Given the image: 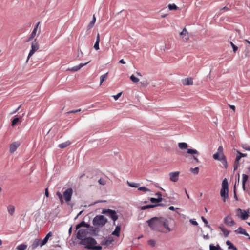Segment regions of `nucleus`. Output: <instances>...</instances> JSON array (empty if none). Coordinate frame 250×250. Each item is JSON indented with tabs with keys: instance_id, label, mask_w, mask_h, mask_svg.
Wrapping results in <instances>:
<instances>
[{
	"instance_id": "nucleus-1",
	"label": "nucleus",
	"mask_w": 250,
	"mask_h": 250,
	"mask_svg": "<svg viewBox=\"0 0 250 250\" xmlns=\"http://www.w3.org/2000/svg\"><path fill=\"white\" fill-rule=\"evenodd\" d=\"M163 217H154L147 220L146 222L151 230L160 232L164 231L162 229Z\"/></svg>"
},
{
	"instance_id": "nucleus-2",
	"label": "nucleus",
	"mask_w": 250,
	"mask_h": 250,
	"mask_svg": "<svg viewBox=\"0 0 250 250\" xmlns=\"http://www.w3.org/2000/svg\"><path fill=\"white\" fill-rule=\"evenodd\" d=\"M178 147L181 149H187V152L184 154V156L186 157H188V154H191L192 155V158L197 163H199L200 162L198 156L200 155V153L196 149L188 148V145L185 142H181L178 143Z\"/></svg>"
},
{
	"instance_id": "nucleus-3",
	"label": "nucleus",
	"mask_w": 250,
	"mask_h": 250,
	"mask_svg": "<svg viewBox=\"0 0 250 250\" xmlns=\"http://www.w3.org/2000/svg\"><path fill=\"white\" fill-rule=\"evenodd\" d=\"M81 245L85 246V247L88 249L100 250L102 249V246L97 245L96 241L93 238L86 237L81 241Z\"/></svg>"
},
{
	"instance_id": "nucleus-4",
	"label": "nucleus",
	"mask_w": 250,
	"mask_h": 250,
	"mask_svg": "<svg viewBox=\"0 0 250 250\" xmlns=\"http://www.w3.org/2000/svg\"><path fill=\"white\" fill-rule=\"evenodd\" d=\"M223 151L224 149L223 146H219L217 149V152L213 155V158L215 160L220 161L224 167L227 168L228 163Z\"/></svg>"
},
{
	"instance_id": "nucleus-5",
	"label": "nucleus",
	"mask_w": 250,
	"mask_h": 250,
	"mask_svg": "<svg viewBox=\"0 0 250 250\" xmlns=\"http://www.w3.org/2000/svg\"><path fill=\"white\" fill-rule=\"evenodd\" d=\"M172 222H173V220L170 218L167 219L163 217L162 229L164 231H162L161 233H167L173 230V229L171 228L170 225Z\"/></svg>"
},
{
	"instance_id": "nucleus-6",
	"label": "nucleus",
	"mask_w": 250,
	"mask_h": 250,
	"mask_svg": "<svg viewBox=\"0 0 250 250\" xmlns=\"http://www.w3.org/2000/svg\"><path fill=\"white\" fill-rule=\"evenodd\" d=\"M228 183L227 179H224L222 183V188L220 191V195L223 198V201L226 202V199L228 198Z\"/></svg>"
},
{
	"instance_id": "nucleus-7",
	"label": "nucleus",
	"mask_w": 250,
	"mask_h": 250,
	"mask_svg": "<svg viewBox=\"0 0 250 250\" xmlns=\"http://www.w3.org/2000/svg\"><path fill=\"white\" fill-rule=\"evenodd\" d=\"M107 222V219L103 215H97L93 220V224L94 226L102 227Z\"/></svg>"
},
{
	"instance_id": "nucleus-8",
	"label": "nucleus",
	"mask_w": 250,
	"mask_h": 250,
	"mask_svg": "<svg viewBox=\"0 0 250 250\" xmlns=\"http://www.w3.org/2000/svg\"><path fill=\"white\" fill-rule=\"evenodd\" d=\"M39 48V45L37 39H35L31 43V49L29 53L26 62H27L29 58L37 51Z\"/></svg>"
},
{
	"instance_id": "nucleus-9",
	"label": "nucleus",
	"mask_w": 250,
	"mask_h": 250,
	"mask_svg": "<svg viewBox=\"0 0 250 250\" xmlns=\"http://www.w3.org/2000/svg\"><path fill=\"white\" fill-rule=\"evenodd\" d=\"M236 216L242 220H246L249 216V211H245V210L241 209L240 208H238L236 210Z\"/></svg>"
},
{
	"instance_id": "nucleus-10",
	"label": "nucleus",
	"mask_w": 250,
	"mask_h": 250,
	"mask_svg": "<svg viewBox=\"0 0 250 250\" xmlns=\"http://www.w3.org/2000/svg\"><path fill=\"white\" fill-rule=\"evenodd\" d=\"M40 24V22L39 21L35 25L34 29L32 32V33L30 35V36H29L28 40L27 41V42H29V41H31L32 39H33L34 38V37L36 36L37 34L38 36L39 35V34L41 33V29L40 28L38 30V28H39Z\"/></svg>"
},
{
	"instance_id": "nucleus-11",
	"label": "nucleus",
	"mask_w": 250,
	"mask_h": 250,
	"mask_svg": "<svg viewBox=\"0 0 250 250\" xmlns=\"http://www.w3.org/2000/svg\"><path fill=\"white\" fill-rule=\"evenodd\" d=\"M102 213L110 217L114 222L118 219V216L115 210L110 209H104L103 210Z\"/></svg>"
},
{
	"instance_id": "nucleus-12",
	"label": "nucleus",
	"mask_w": 250,
	"mask_h": 250,
	"mask_svg": "<svg viewBox=\"0 0 250 250\" xmlns=\"http://www.w3.org/2000/svg\"><path fill=\"white\" fill-rule=\"evenodd\" d=\"M72 194L73 190L71 188H67L64 191L63 197L66 202L68 203L71 201Z\"/></svg>"
},
{
	"instance_id": "nucleus-13",
	"label": "nucleus",
	"mask_w": 250,
	"mask_h": 250,
	"mask_svg": "<svg viewBox=\"0 0 250 250\" xmlns=\"http://www.w3.org/2000/svg\"><path fill=\"white\" fill-rule=\"evenodd\" d=\"M87 234V231L85 229H80L77 232V238L82 241V240L85 238V236Z\"/></svg>"
},
{
	"instance_id": "nucleus-14",
	"label": "nucleus",
	"mask_w": 250,
	"mask_h": 250,
	"mask_svg": "<svg viewBox=\"0 0 250 250\" xmlns=\"http://www.w3.org/2000/svg\"><path fill=\"white\" fill-rule=\"evenodd\" d=\"M180 174L179 171L172 172L169 174L170 177V180L173 182H176L179 179V176Z\"/></svg>"
},
{
	"instance_id": "nucleus-15",
	"label": "nucleus",
	"mask_w": 250,
	"mask_h": 250,
	"mask_svg": "<svg viewBox=\"0 0 250 250\" xmlns=\"http://www.w3.org/2000/svg\"><path fill=\"white\" fill-rule=\"evenodd\" d=\"M224 223L230 227L234 226L235 224V222L230 215H227L224 218Z\"/></svg>"
},
{
	"instance_id": "nucleus-16",
	"label": "nucleus",
	"mask_w": 250,
	"mask_h": 250,
	"mask_svg": "<svg viewBox=\"0 0 250 250\" xmlns=\"http://www.w3.org/2000/svg\"><path fill=\"white\" fill-rule=\"evenodd\" d=\"M180 36L185 41H188L189 39V34L186 28L183 29L182 31L180 33Z\"/></svg>"
},
{
	"instance_id": "nucleus-17",
	"label": "nucleus",
	"mask_w": 250,
	"mask_h": 250,
	"mask_svg": "<svg viewBox=\"0 0 250 250\" xmlns=\"http://www.w3.org/2000/svg\"><path fill=\"white\" fill-rule=\"evenodd\" d=\"M20 146V143L17 142L12 143L10 146L9 151L11 153H13Z\"/></svg>"
},
{
	"instance_id": "nucleus-18",
	"label": "nucleus",
	"mask_w": 250,
	"mask_h": 250,
	"mask_svg": "<svg viewBox=\"0 0 250 250\" xmlns=\"http://www.w3.org/2000/svg\"><path fill=\"white\" fill-rule=\"evenodd\" d=\"M89 62H90V61L88 62H87L84 63H81L79 65L75 66L71 68H68L67 69V70L70 71H77L79 70L82 67L86 65Z\"/></svg>"
},
{
	"instance_id": "nucleus-19",
	"label": "nucleus",
	"mask_w": 250,
	"mask_h": 250,
	"mask_svg": "<svg viewBox=\"0 0 250 250\" xmlns=\"http://www.w3.org/2000/svg\"><path fill=\"white\" fill-rule=\"evenodd\" d=\"M182 83L184 85H192L193 84V80L191 78H185L182 80Z\"/></svg>"
},
{
	"instance_id": "nucleus-20",
	"label": "nucleus",
	"mask_w": 250,
	"mask_h": 250,
	"mask_svg": "<svg viewBox=\"0 0 250 250\" xmlns=\"http://www.w3.org/2000/svg\"><path fill=\"white\" fill-rule=\"evenodd\" d=\"M43 245H42V240L40 239H36L32 244V248L33 249L36 248L38 246L42 247Z\"/></svg>"
},
{
	"instance_id": "nucleus-21",
	"label": "nucleus",
	"mask_w": 250,
	"mask_h": 250,
	"mask_svg": "<svg viewBox=\"0 0 250 250\" xmlns=\"http://www.w3.org/2000/svg\"><path fill=\"white\" fill-rule=\"evenodd\" d=\"M235 232L237 234H244L245 236L250 237L249 235L246 232V230L241 227H239L236 230H235Z\"/></svg>"
},
{
	"instance_id": "nucleus-22",
	"label": "nucleus",
	"mask_w": 250,
	"mask_h": 250,
	"mask_svg": "<svg viewBox=\"0 0 250 250\" xmlns=\"http://www.w3.org/2000/svg\"><path fill=\"white\" fill-rule=\"evenodd\" d=\"M7 209L8 213L10 215V216H13L15 211V208L14 206L12 205H9L7 207Z\"/></svg>"
},
{
	"instance_id": "nucleus-23",
	"label": "nucleus",
	"mask_w": 250,
	"mask_h": 250,
	"mask_svg": "<svg viewBox=\"0 0 250 250\" xmlns=\"http://www.w3.org/2000/svg\"><path fill=\"white\" fill-rule=\"evenodd\" d=\"M241 157L240 154H238L236 156L234 164V170H236L238 167L239 161L241 159Z\"/></svg>"
},
{
	"instance_id": "nucleus-24",
	"label": "nucleus",
	"mask_w": 250,
	"mask_h": 250,
	"mask_svg": "<svg viewBox=\"0 0 250 250\" xmlns=\"http://www.w3.org/2000/svg\"><path fill=\"white\" fill-rule=\"evenodd\" d=\"M248 179V176L246 174H243L242 175V187L244 190H245L246 187L245 184Z\"/></svg>"
},
{
	"instance_id": "nucleus-25",
	"label": "nucleus",
	"mask_w": 250,
	"mask_h": 250,
	"mask_svg": "<svg viewBox=\"0 0 250 250\" xmlns=\"http://www.w3.org/2000/svg\"><path fill=\"white\" fill-rule=\"evenodd\" d=\"M89 225L86 223L84 221H82L81 222V223H80L79 224H78L76 227V229H79L81 227H85V228H89Z\"/></svg>"
},
{
	"instance_id": "nucleus-26",
	"label": "nucleus",
	"mask_w": 250,
	"mask_h": 250,
	"mask_svg": "<svg viewBox=\"0 0 250 250\" xmlns=\"http://www.w3.org/2000/svg\"><path fill=\"white\" fill-rule=\"evenodd\" d=\"M100 41V35L99 33H98L97 36L96 41V42L94 45V48L96 50L99 49V44Z\"/></svg>"
},
{
	"instance_id": "nucleus-27",
	"label": "nucleus",
	"mask_w": 250,
	"mask_h": 250,
	"mask_svg": "<svg viewBox=\"0 0 250 250\" xmlns=\"http://www.w3.org/2000/svg\"><path fill=\"white\" fill-rule=\"evenodd\" d=\"M226 244L229 246L228 249L233 250H238L237 248L233 245V244L229 240H227L226 242Z\"/></svg>"
},
{
	"instance_id": "nucleus-28",
	"label": "nucleus",
	"mask_w": 250,
	"mask_h": 250,
	"mask_svg": "<svg viewBox=\"0 0 250 250\" xmlns=\"http://www.w3.org/2000/svg\"><path fill=\"white\" fill-rule=\"evenodd\" d=\"M121 230V227L120 226H117L116 227V228L114 231L112 232V235L119 236L120 235V232Z\"/></svg>"
},
{
	"instance_id": "nucleus-29",
	"label": "nucleus",
	"mask_w": 250,
	"mask_h": 250,
	"mask_svg": "<svg viewBox=\"0 0 250 250\" xmlns=\"http://www.w3.org/2000/svg\"><path fill=\"white\" fill-rule=\"evenodd\" d=\"M159 205H160V204H158V205H148L143 206L141 207V210H146V209H147L153 208L155 207H156L157 206H159Z\"/></svg>"
},
{
	"instance_id": "nucleus-30",
	"label": "nucleus",
	"mask_w": 250,
	"mask_h": 250,
	"mask_svg": "<svg viewBox=\"0 0 250 250\" xmlns=\"http://www.w3.org/2000/svg\"><path fill=\"white\" fill-rule=\"evenodd\" d=\"M71 144V142L70 141H66L63 143L60 144L58 145V146L61 148H64L66 147L67 146H69Z\"/></svg>"
},
{
	"instance_id": "nucleus-31",
	"label": "nucleus",
	"mask_w": 250,
	"mask_h": 250,
	"mask_svg": "<svg viewBox=\"0 0 250 250\" xmlns=\"http://www.w3.org/2000/svg\"><path fill=\"white\" fill-rule=\"evenodd\" d=\"M128 185L132 188H138L140 184L134 182H129L128 181L127 182Z\"/></svg>"
},
{
	"instance_id": "nucleus-32",
	"label": "nucleus",
	"mask_w": 250,
	"mask_h": 250,
	"mask_svg": "<svg viewBox=\"0 0 250 250\" xmlns=\"http://www.w3.org/2000/svg\"><path fill=\"white\" fill-rule=\"evenodd\" d=\"M95 21H96V18L95 17V15H94L93 16L92 21L89 23V24L88 25V28L91 29V28H92L95 23Z\"/></svg>"
},
{
	"instance_id": "nucleus-33",
	"label": "nucleus",
	"mask_w": 250,
	"mask_h": 250,
	"mask_svg": "<svg viewBox=\"0 0 250 250\" xmlns=\"http://www.w3.org/2000/svg\"><path fill=\"white\" fill-rule=\"evenodd\" d=\"M245 57H248L250 56V47H247L243 52Z\"/></svg>"
},
{
	"instance_id": "nucleus-34",
	"label": "nucleus",
	"mask_w": 250,
	"mask_h": 250,
	"mask_svg": "<svg viewBox=\"0 0 250 250\" xmlns=\"http://www.w3.org/2000/svg\"><path fill=\"white\" fill-rule=\"evenodd\" d=\"M150 201L152 202V203H159L160 202H161L162 201V197H160L159 198H151L150 199Z\"/></svg>"
},
{
	"instance_id": "nucleus-35",
	"label": "nucleus",
	"mask_w": 250,
	"mask_h": 250,
	"mask_svg": "<svg viewBox=\"0 0 250 250\" xmlns=\"http://www.w3.org/2000/svg\"><path fill=\"white\" fill-rule=\"evenodd\" d=\"M108 73H106L104 75H102L100 77V85L106 79L107 77Z\"/></svg>"
},
{
	"instance_id": "nucleus-36",
	"label": "nucleus",
	"mask_w": 250,
	"mask_h": 250,
	"mask_svg": "<svg viewBox=\"0 0 250 250\" xmlns=\"http://www.w3.org/2000/svg\"><path fill=\"white\" fill-rule=\"evenodd\" d=\"M147 244L151 247H154L156 244V242L154 239H150L147 241Z\"/></svg>"
},
{
	"instance_id": "nucleus-37",
	"label": "nucleus",
	"mask_w": 250,
	"mask_h": 250,
	"mask_svg": "<svg viewBox=\"0 0 250 250\" xmlns=\"http://www.w3.org/2000/svg\"><path fill=\"white\" fill-rule=\"evenodd\" d=\"M168 7L170 10H177L178 7L175 4H169Z\"/></svg>"
},
{
	"instance_id": "nucleus-38",
	"label": "nucleus",
	"mask_w": 250,
	"mask_h": 250,
	"mask_svg": "<svg viewBox=\"0 0 250 250\" xmlns=\"http://www.w3.org/2000/svg\"><path fill=\"white\" fill-rule=\"evenodd\" d=\"M138 190L143 191L144 192H150V190L145 187H141L138 188Z\"/></svg>"
},
{
	"instance_id": "nucleus-39",
	"label": "nucleus",
	"mask_w": 250,
	"mask_h": 250,
	"mask_svg": "<svg viewBox=\"0 0 250 250\" xmlns=\"http://www.w3.org/2000/svg\"><path fill=\"white\" fill-rule=\"evenodd\" d=\"M27 248V245L25 244H21L19 245L17 249V250H25Z\"/></svg>"
},
{
	"instance_id": "nucleus-40",
	"label": "nucleus",
	"mask_w": 250,
	"mask_h": 250,
	"mask_svg": "<svg viewBox=\"0 0 250 250\" xmlns=\"http://www.w3.org/2000/svg\"><path fill=\"white\" fill-rule=\"evenodd\" d=\"M56 195L59 198L61 203L63 204L64 202H63V197H62V194L60 192H57L56 193Z\"/></svg>"
},
{
	"instance_id": "nucleus-41",
	"label": "nucleus",
	"mask_w": 250,
	"mask_h": 250,
	"mask_svg": "<svg viewBox=\"0 0 250 250\" xmlns=\"http://www.w3.org/2000/svg\"><path fill=\"white\" fill-rule=\"evenodd\" d=\"M130 78L131 81L135 83H137L139 81V79L135 77L133 75H131Z\"/></svg>"
},
{
	"instance_id": "nucleus-42",
	"label": "nucleus",
	"mask_w": 250,
	"mask_h": 250,
	"mask_svg": "<svg viewBox=\"0 0 250 250\" xmlns=\"http://www.w3.org/2000/svg\"><path fill=\"white\" fill-rule=\"evenodd\" d=\"M190 171H191L193 173L197 174L199 173V168L196 167L195 168H191Z\"/></svg>"
},
{
	"instance_id": "nucleus-43",
	"label": "nucleus",
	"mask_w": 250,
	"mask_h": 250,
	"mask_svg": "<svg viewBox=\"0 0 250 250\" xmlns=\"http://www.w3.org/2000/svg\"><path fill=\"white\" fill-rule=\"evenodd\" d=\"M19 118H18V117L15 118L12 122L11 125L12 126H14L16 125V124L19 122Z\"/></svg>"
},
{
	"instance_id": "nucleus-44",
	"label": "nucleus",
	"mask_w": 250,
	"mask_h": 250,
	"mask_svg": "<svg viewBox=\"0 0 250 250\" xmlns=\"http://www.w3.org/2000/svg\"><path fill=\"white\" fill-rule=\"evenodd\" d=\"M98 182L100 184H101L102 185H105L106 183V180L103 178H100L98 180Z\"/></svg>"
},
{
	"instance_id": "nucleus-45",
	"label": "nucleus",
	"mask_w": 250,
	"mask_h": 250,
	"mask_svg": "<svg viewBox=\"0 0 250 250\" xmlns=\"http://www.w3.org/2000/svg\"><path fill=\"white\" fill-rule=\"evenodd\" d=\"M230 44L233 48V51L235 52L238 50V47L231 42H230Z\"/></svg>"
},
{
	"instance_id": "nucleus-46",
	"label": "nucleus",
	"mask_w": 250,
	"mask_h": 250,
	"mask_svg": "<svg viewBox=\"0 0 250 250\" xmlns=\"http://www.w3.org/2000/svg\"><path fill=\"white\" fill-rule=\"evenodd\" d=\"M121 95H122V92H120V93H118L117 95L113 96V97L114 99H115V100H117L121 96Z\"/></svg>"
},
{
	"instance_id": "nucleus-47",
	"label": "nucleus",
	"mask_w": 250,
	"mask_h": 250,
	"mask_svg": "<svg viewBox=\"0 0 250 250\" xmlns=\"http://www.w3.org/2000/svg\"><path fill=\"white\" fill-rule=\"evenodd\" d=\"M81 111V109H79L76 110H72L70 111L67 112V114H70V113H76L78 112H80Z\"/></svg>"
},
{
	"instance_id": "nucleus-48",
	"label": "nucleus",
	"mask_w": 250,
	"mask_h": 250,
	"mask_svg": "<svg viewBox=\"0 0 250 250\" xmlns=\"http://www.w3.org/2000/svg\"><path fill=\"white\" fill-rule=\"evenodd\" d=\"M201 219H202V221L204 222V223L206 225V226L209 227V226L208 225V222L206 218H205L203 216L201 217Z\"/></svg>"
},
{
	"instance_id": "nucleus-49",
	"label": "nucleus",
	"mask_w": 250,
	"mask_h": 250,
	"mask_svg": "<svg viewBox=\"0 0 250 250\" xmlns=\"http://www.w3.org/2000/svg\"><path fill=\"white\" fill-rule=\"evenodd\" d=\"M48 242V240L44 238L42 240V245H45Z\"/></svg>"
},
{
	"instance_id": "nucleus-50",
	"label": "nucleus",
	"mask_w": 250,
	"mask_h": 250,
	"mask_svg": "<svg viewBox=\"0 0 250 250\" xmlns=\"http://www.w3.org/2000/svg\"><path fill=\"white\" fill-rule=\"evenodd\" d=\"M223 10H225L226 11H229L230 10V8L229 7H226V6H225L223 8H222L221 9H220V11H222Z\"/></svg>"
},
{
	"instance_id": "nucleus-51",
	"label": "nucleus",
	"mask_w": 250,
	"mask_h": 250,
	"mask_svg": "<svg viewBox=\"0 0 250 250\" xmlns=\"http://www.w3.org/2000/svg\"><path fill=\"white\" fill-rule=\"evenodd\" d=\"M210 250H216V247L213 246L212 244L209 245Z\"/></svg>"
},
{
	"instance_id": "nucleus-52",
	"label": "nucleus",
	"mask_w": 250,
	"mask_h": 250,
	"mask_svg": "<svg viewBox=\"0 0 250 250\" xmlns=\"http://www.w3.org/2000/svg\"><path fill=\"white\" fill-rule=\"evenodd\" d=\"M237 153L238 154H240L241 157H246L247 155V154L242 153L240 152L239 151H237Z\"/></svg>"
},
{
	"instance_id": "nucleus-53",
	"label": "nucleus",
	"mask_w": 250,
	"mask_h": 250,
	"mask_svg": "<svg viewBox=\"0 0 250 250\" xmlns=\"http://www.w3.org/2000/svg\"><path fill=\"white\" fill-rule=\"evenodd\" d=\"M190 222L193 225H195V226H197L198 225V223L196 221H194V220H190Z\"/></svg>"
},
{
	"instance_id": "nucleus-54",
	"label": "nucleus",
	"mask_w": 250,
	"mask_h": 250,
	"mask_svg": "<svg viewBox=\"0 0 250 250\" xmlns=\"http://www.w3.org/2000/svg\"><path fill=\"white\" fill-rule=\"evenodd\" d=\"M229 107L233 110L234 112L235 111V107L234 105H229Z\"/></svg>"
},
{
	"instance_id": "nucleus-55",
	"label": "nucleus",
	"mask_w": 250,
	"mask_h": 250,
	"mask_svg": "<svg viewBox=\"0 0 250 250\" xmlns=\"http://www.w3.org/2000/svg\"><path fill=\"white\" fill-rule=\"evenodd\" d=\"M45 196L47 197H49V192H48V189L46 188L45 189Z\"/></svg>"
},
{
	"instance_id": "nucleus-56",
	"label": "nucleus",
	"mask_w": 250,
	"mask_h": 250,
	"mask_svg": "<svg viewBox=\"0 0 250 250\" xmlns=\"http://www.w3.org/2000/svg\"><path fill=\"white\" fill-rule=\"evenodd\" d=\"M52 236V233L51 232H49L47 235H46V236L47 237H49L50 238V237H51Z\"/></svg>"
},
{
	"instance_id": "nucleus-57",
	"label": "nucleus",
	"mask_w": 250,
	"mask_h": 250,
	"mask_svg": "<svg viewBox=\"0 0 250 250\" xmlns=\"http://www.w3.org/2000/svg\"><path fill=\"white\" fill-rule=\"evenodd\" d=\"M155 195L157 196L158 198H159L160 197H161L162 196L161 193L160 192H157L156 193Z\"/></svg>"
},
{
	"instance_id": "nucleus-58",
	"label": "nucleus",
	"mask_w": 250,
	"mask_h": 250,
	"mask_svg": "<svg viewBox=\"0 0 250 250\" xmlns=\"http://www.w3.org/2000/svg\"><path fill=\"white\" fill-rule=\"evenodd\" d=\"M216 247V250H221V248L219 245H217Z\"/></svg>"
},
{
	"instance_id": "nucleus-59",
	"label": "nucleus",
	"mask_w": 250,
	"mask_h": 250,
	"mask_svg": "<svg viewBox=\"0 0 250 250\" xmlns=\"http://www.w3.org/2000/svg\"><path fill=\"white\" fill-rule=\"evenodd\" d=\"M234 197L235 198L236 200H237L238 199H237V196L236 194V192H235V186L234 187Z\"/></svg>"
},
{
	"instance_id": "nucleus-60",
	"label": "nucleus",
	"mask_w": 250,
	"mask_h": 250,
	"mask_svg": "<svg viewBox=\"0 0 250 250\" xmlns=\"http://www.w3.org/2000/svg\"><path fill=\"white\" fill-rule=\"evenodd\" d=\"M119 62L122 63V64H125V61L123 59H121V60H120Z\"/></svg>"
},
{
	"instance_id": "nucleus-61",
	"label": "nucleus",
	"mask_w": 250,
	"mask_h": 250,
	"mask_svg": "<svg viewBox=\"0 0 250 250\" xmlns=\"http://www.w3.org/2000/svg\"><path fill=\"white\" fill-rule=\"evenodd\" d=\"M169 209L170 210H175V208L173 206H170L169 207Z\"/></svg>"
},
{
	"instance_id": "nucleus-62",
	"label": "nucleus",
	"mask_w": 250,
	"mask_h": 250,
	"mask_svg": "<svg viewBox=\"0 0 250 250\" xmlns=\"http://www.w3.org/2000/svg\"><path fill=\"white\" fill-rule=\"evenodd\" d=\"M185 193H186V195H187V196L188 198V199H189V195L188 194V192H187V190H186V189H185Z\"/></svg>"
},
{
	"instance_id": "nucleus-63",
	"label": "nucleus",
	"mask_w": 250,
	"mask_h": 250,
	"mask_svg": "<svg viewBox=\"0 0 250 250\" xmlns=\"http://www.w3.org/2000/svg\"><path fill=\"white\" fill-rule=\"evenodd\" d=\"M72 227H71L69 229V231H68V232H69V234L70 235L71 233V232H72Z\"/></svg>"
},
{
	"instance_id": "nucleus-64",
	"label": "nucleus",
	"mask_w": 250,
	"mask_h": 250,
	"mask_svg": "<svg viewBox=\"0 0 250 250\" xmlns=\"http://www.w3.org/2000/svg\"><path fill=\"white\" fill-rule=\"evenodd\" d=\"M204 238L205 239H208V238H209V236H208V235H204Z\"/></svg>"
}]
</instances>
